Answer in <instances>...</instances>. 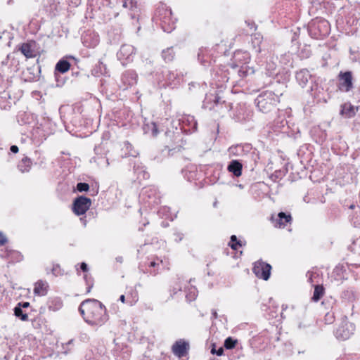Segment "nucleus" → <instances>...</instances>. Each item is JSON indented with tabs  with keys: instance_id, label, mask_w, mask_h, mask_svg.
Masks as SVG:
<instances>
[{
	"instance_id": "obj_1",
	"label": "nucleus",
	"mask_w": 360,
	"mask_h": 360,
	"mask_svg": "<svg viewBox=\"0 0 360 360\" xmlns=\"http://www.w3.org/2000/svg\"><path fill=\"white\" fill-rule=\"evenodd\" d=\"M79 311L86 323L94 326L103 325L108 319L104 305L94 299L83 301Z\"/></svg>"
},
{
	"instance_id": "obj_2",
	"label": "nucleus",
	"mask_w": 360,
	"mask_h": 360,
	"mask_svg": "<svg viewBox=\"0 0 360 360\" xmlns=\"http://www.w3.org/2000/svg\"><path fill=\"white\" fill-rule=\"evenodd\" d=\"M250 56L249 53L242 51H238L234 53L233 61L236 63V66L240 67V69L239 70V74L240 76L245 77L255 72L252 68L245 65L250 62Z\"/></svg>"
},
{
	"instance_id": "obj_3",
	"label": "nucleus",
	"mask_w": 360,
	"mask_h": 360,
	"mask_svg": "<svg viewBox=\"0 0 360 360\" xmlns=\"http://www.w3.org/2000/svg\"><path fill=\"white\" fill-rule=\"evenodd\" d=\"M278 102L279 96L270 91L264 92L257 98L258 108L263 112L269 110Z\"/></svg>"
},
{
	"instance_id": "obj_4",
	"label": "nucleus",
	"mask_w": 360,
	"mask_h": 360,
	"mask_svg": "<svg viewBox=\"0 0 360 360\" xmlns=\"http://www.w3.org/2000/svg\"><path fill=\"white\" fill-rule=\"evenodd\" d=\"M91 205V200L90 198L80 196L76 198L73 202V212L77 215H82L86 213Z\"/></svg>"
},
{
	"instance_id": "obj_5",
	"label": "nucleus",
	"mask_w": 360,
	"mask_h": 360,
	"mask_svg": "<svg viewBox=\"0 0 360 360\" xmlns=\"http://www.w3.org/2000/svg\"><path fill=\"white\" fill-rule=\"evenodd\" d=\"M271 269V266L269 264L258 261L254 264L252 271L257 277L266 281L270 276Z\"/></svg>"
},
{
	"instance_id": "obj_6",
	"label": "nucleus",
	"mask_w": 360,
	"mask_h": 360,
	"mask_svg": "<svg viewBox=\"0 0 360 360\" xmlns=\"http://www.w3.org/2000/svg\"><path fill=\"white\" fill-rule=\"evenodd\" d=\"M355 330V326L349 321H345L336 330L337 338L345 340L350 338Z\"/></svg>"
},
{
	"instance_id": "obj_7",
	"label": "nucleus",
	"mask_w": 360,
	"mask_h": 360,
	"mask_svg": "<svg viewBox=\"0 0 360 360\" xmlns=\"http://www.w3.org/2000/svg\"><path fill=\"white\" fill-rule=\"evenodd\" d=\"M338 79L339 89L341 91L348 92L353 88V78L351 72H340L338 75Z\"/></svg>"
},
{
	"instance_id": "obj_8",
	"label": "nucleus",
	"mask_w": 360,
	"mask_h": 360,
	"mask_svg": "<svg viewBox=\"0 0 360 360\" xmlns=\"http://www.w3.org/2000/svg\"><path fill=\"white\" fill-rule=\"evenodd\" d=\"M188 349V344L183 340H177L172 346L173 353L179 356H184Z\"/></svg>"
},
{
	"instance_id": "obj_9",
	"label": "nucleus",
	"mask_w": 360,
	"mask_h": 360,
	"mask_svg": "<svg viewBox=\"0 0 360 360\" xmlns=\"http://www.w3.org/2000/svg\"><path fill=\"white\" fill-rule=\"evenodd\" d=\"M134 47L129 44L122 45L118 52V58L120 60H130L131 57L134 54Z\"/></svg>"
},
{
	"instance_id": "obj_10",
	"label": "nucleus",
	"mask_w": 360,
	"mask_h": 360,
	"mask_svg": "<svg viewBox=\"0 0 360 360\" xmlns=\"http://www.w3.org/2000/svg\"><path fill=\"white\" fill-rule=\"evenodd\" d=\"M271 219L275 222L274 226L278 228H283L287 223L290 222L292 217L290 214H285L284 212L278 213L276 219L272 216Z\"/></svg>"
},
{
	"instance_id": "obj_11",
	"label": "nucleus",
	"mask_w": 360,
	"mask_h": 360,
	"mask_svg": "<svg viewBox=\"0 0 360 360\" xmlns=\"http://www.w3.org/2000/svg\"><path fill=\"white\" fill-rule=\"evenodd\" d=\"M49 284L45 281H38L34 284V293L38 296H44L47 294Z\"/></svg>"
},
{
	"instance_id": "obj_12",
	"label": "nucleus",
	"mask_w": 360,
	"mask_h": 360,
	"mask_svg": "<svg viewBox=\"0 0 360 360\" xmlns=\"http://www.w3.org/2000/svg\"><path fill=\"white\" fill-rule=\"evenodd\" d=\"M311 78V75L307 70H302L297 72L296 79L300 85L304 86Z\"/></svg>"
},
{
	"instance_id": "obj_13",
	"label": "nucleus",
	"mask_w": 360,
	"mask_h": 360,
	"mask_svg": "<svg viewBox=\"0 0 360 360\" xmlns=\"http://www.w3.org/2000/svg\"><path fill=\"white\" fill-rule=\"evenodd\" d=\"M357 108H356L354 105H352L349 103H344L342 105V109L340 113L343 115H345L347 117H353L356 112L357 111Z\"/></svg>"
},
{
	"instance_id": "obj_14",
	"label": "nucleus",
	"mask_w": 360,
	"mask_h": 360,
	"mask_svg": "<svg viewBox=\"0 0 360 360\" xmlns=\"http://www.w3.org/2000/svg\"><path fill=\"white\" fill-rule=\"evenodd\" d=\"M228 169L236 176H240L242 173V165L237 160H233L229 165Z\"/></svg>"
},
{
	"instance_id": "obj_15",
	"label": "nucleus",
	"mask_w": 360,
	"mask_h": 360,
	"mask_svg": "<svg viewBox=\"0 0 360 360\" xmlns=\"http://www.w3.org/2000/svg\"><path fill=\"white\" fill-rule=\"evenodd\" d=\"M20 51L27 58H32L35 56L34 51L29 44H23L20 47Z\"/></svg>"
},
{
	"instance_id": "obj_16",
	"label": "nucleus",
	"mask_w": 360,
	"mask_h": 360,
	"mask_svg": "<svg viewBox=\"0 0 360 360\" xmlns=\"http://www.w3.org/2000/svg\"><path fill=\"white\" fill-rule=\"evenodd\" d=\"M32 164V161L30 158H24L20 162L18 167L22 172H27L30 171Z\"/></svg>"
},
{
	"instance_id": "obj_17",
	"label": "nucleus",
	"mask_w": 360,
	"mask_h": 360,
	"mask_svg": "<svg viewBox=\"0 0 360 360\" xmlns=\"http://www.w3.org/2000/svg\"><path fill=\"white\" fill-rule=\"evenodd\" d=\"M70 67V64L69 62L62 60L56 64V69L61 73H65L69 70Z\"/></svg>"
},
{
	"instance_id": "obj_18",
	"label": "nucleus",
	"mask_w": 360,
	"mask_h": 360,
	"mask_svg": "<svg viewBox=\"0 0 360 360\" xmlns=\"http://www.w3.org/2000/svg\"><path fill=\"white\" fill-rule=\"evenodd\" d=\"M15 315L20 318L22 321H27L28 319V316L27 314H24L21 309V303H19L18 306H16L14 309Z\"/></svg>"
},
{
	"instance_id": "obj_19",
	"label": "nucleus",
	"mask_w": 360,
	"mask_h": 360,
	"mask_svg": "<svg viewBox=\"0 0 360 360\" xmlns=\"http://www.w3.org/2000/svg\"><path fill=\"white\" fill-rule=\"evenodd\" d=\"M323 295V288L320 285H316L314 288L313 295V300L315 302L319 301Z\"/></svg>"
},
{
	"instance_id": "obj_20",
	"label": "nucleus",
	"mask_w": 360,
	"mask_h": 360,
	"mask_svg": "<svg viewBox=\"0 0 360 360\" xmlns=\"http://www.w3.org/2000/svg\"><path fill=\"white\" fill-rule=\"evenodd\" d=\"M117 4H122L125 8L132 9L136 7V2L134 0H117Z\"/></svg>"
},
{
	"instance_id": "obj_21",
	"label": "nucleus",
	"mask_w": 360,
	"mask_h": 360,
	"mask_svg": "<svg viewBox=\"0 0 360 360\" xmlns=\"http://www.w3.org/2000/svg\"><path fill=\"white\" fill-rule=\"evenodd\" d=\"M124 147L128 151V153L126 154L127 156L136 157L138 155V152L134 150L133 146L129 143H124Z\"/></svg>"
},
{
	"instance_id": "obj_22",
	"label": "nucleus",
	"mask_w": 360,
	"mask_h": 360,
	"mask_svg": "<svg viewBox=\"0 0 360 360\" xmlns=\"http://www.w3.org/2000/svg\"><path fill=\"white\" fill-rule=\"evenodd\" d=\"M231 242L229 245L233 250H238V247L242 245L240 241L237 240V238L234 235L231 237Z\"/></svg>"
},
{
	"instance_id": "obj_23",
	"label": "nucleus",
	"mask_w": 360,
	"mask_h": 360,
	"mask_svg": "<svg viewBox=\"0 0 360 360\" xmlns=\"http://www.w3.org/2000/svg\"><path fill=\"white\" fill-rule=\"evenodd\" d=\"M236 343H237V340H233L229 337L226 339V340L224 342V347L228 349H233L235 347Z\"/></svg>"
},
{
	"instance_id": "obj_24",
	"label": "nucleus",
	"mask_w": 360,
	"mask_h": 360,
	"mask_svg": "<svg viewBox=\"0 0 360 360\" xmlns=\"http://www.w3.org/2000/svg\"><path fill=\"white\" fill-rule=\"evenodd\" d=\"M146 127L148 129H150L151 131H152V135L153 136H156L158 134V127H157V125L155 122H151L150 124H147L146 125Z\"/></svg>"
},
{
	"instance_id": "obj_25",
	"label": "nucleus",
	"mask_w": 360,
	"mask_h": 360,
	"mask_svg": "<svg viewBox=\"0 0 360 360\" xmlns=\"http://www.w3.org/2000/svg\"><path fill=\"white\" fill-rule=\"evenodd\" d=\"M163 57L165 60L170 61L174 58L173 51L171 49H167L163 52Z\"/></svg>"
},
{
	"instance_id": "obj_26",
	"label": "nucleus",
	"mask_w": 360,
	"mask_h": 360,
	"mask_svg": "<svg viewBox=\"0 0 360 360\" xmlns=\"http://www.w3.org/2000/svg\"><path fill=\"white\" fill-rule=\"evenodd\" d=\"M77 189L79 192L87 191L89 189V186L86 183H78L77 185Z\"/></svg>"
},
{
	"instance_id": "obj_27",
	"label": "nucleus",
	"mask_w": 360,
	"mask_h": 360,
	"mask_svg": "<svg viewBox=\"0 0 360 360\" xmlns=\"http://www.w3.org/2000/svg\"><path fill=\"white\" fill-rule=\"evenodd\" d=\"M52 273L56 276H60L63 274L62 270L58 265H56V266H53Z\"/></svg>"
},
{
	"instance_id": "obj_28",
	"label": "nucleus",
	"mask_w": 360,
	"mask_h": 360,
	"mask_svg": "<svg viewBox=\"0 0 360 360\" xmlns=\"http://www.w3.org/2000/svg\"><path fill=\"white\" fill-rule=\"evenodd\" d=\"M6 241V237L1 232H0V246L4 245Z\"/></svg>"
},
{
	"instance_id": "obj_29",
	"label": "nucleus",
	"mask_w": 360,
	"mask_h": 360,
	"mask_svg": "<svg viewBox=\"0 0 360 360\" xmlns=\"http://www.w3.org/2000/svg\"><path fill=\"white\" fill-rule=\"evenodd\" d=\"M11 151L14 153H16L18 152V147L17 146H12L11 147Z\"/></svg>"
},
{
	"instance_id": "obj_30",
	"label": "nucleus",
	"mask_w": 360,
	"mask_h": 360,
	"mask_svg": "<svg viewBox=\"0 0 360 360\" xmlns=\"http://www.w3.org/2000/svg\"><path fill=\"white\" fill-rule=\"evenodd\" d=\"M81 269L83 271H86L88 268H87V265L86 263L84 262H82L81 264Z\"/></svg>"
},
{
	"instance_id": "obj_31",
	"label": "nucleus",
	"mask_w": 360,
	"mask_h": 360,
	"mask_svg": "<svg viewBox=\"0 0 360 360\" xmlns=\"http://www.w3.org/2000/svg\"><path fill=\"white\" fill-rule=\"evenodd\" d=\"M30 306V303L29 302H24L22 304H21V308L23 307V308H26V307H28Z\"/></svg>"
},
{
	"instance_id": "obj_32",
	"label": "nucleus",
	"mask_w": 360,
	"mask_h": 360,
	"mask_svg": "<svg viewBox=\"0 0 360 360\" xmlns=\"http://www.w3.org/2000/svg\"><path fill=\"white\" fill-rule=\"evenodd\" d=\"M120 300L122 302V303H124L125 302V296L124 295H122L120 297Z\"/></svg>"
},
{
	"instance_id": "obj_33",
	"label": "nucleus",
	"mask_w": 360,
	"mask_h": 360,
	"mask_svg": "<svg viewBox=\"0 0 360 360\" xmlns=\"http://www.w3.org/2000/svg\"><path fill=\"white\" fill-rule=\"evenodd\" d=\"M222 353H223V349H222V348H220V349H219V350L217 351V354L218 356H221V355L222 354Z\"/></svg>"
},
{
	"instance_id": "obj_34",
	"label": "nucleus",
	"mask_w": 360,
	"mask_h": 360,
	"mask_svg": "<svg viewBox=\"0 0 360 360\" xmlns=\"http://www.w3.org/2000/svg\"><path fill=\"white\" fill-rule=\"evenodd\" d=\"M138 298H137V292H135L134 293V302H136L137 301Z\"/></svg>"
},
{
	"instance_id": "obj_35",
	"label": "nucleus",
	"mask_w": 360,
	"mask_h": 360,
	"mask_svg": "<svg viewBox=\"0 0 360 360\" xmlns=\"http://www.w3.org/2000/svg\"><path fill=\"white\" fill-rule=\"evenodd\" d=\"M234 149H236V148H234V147H231V148H229V151H230L231 153H233Z\"/></svg>"
},
{
	"instance_id": "obj_36",
	"label": "nucleus",
	"mask_w": 360,
	"mask_h": 360,
	"mask_svg": "<svg viewBox=\"0 0 360 360\" xmlns=\"http://www.w3.org/2000/svg\"><path fill=\"white\" fill-rule=\"evenodd\" d=\"M155 265V262H151V266H154Z\"/></svg>"
},
{
	"instance_id": "obj_37",
	"label": "nucleus",
	"mask_w": 360,
	"mask_h": 360,
	"mask_svg": "<svg viewBox=\"0 0 360 360\" xmlns=\"http://www.w3.org/2000/svg\"><path fill=\"white\" fill-rule=\"evenodd\" d=\"M214 315L215 317H217V313L216 312L214 313Z\"/></svg>"
}]
</instances>
